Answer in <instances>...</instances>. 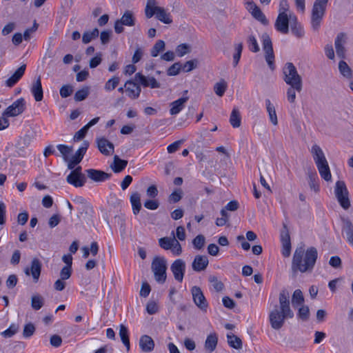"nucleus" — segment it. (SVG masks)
Masks as SVG:
<instances>
[{"label":"nucleus","instance_id":"nucleus-1","mask_svg":"<svg viewBox=\"0 0 353 353\" xmlns=\"http://www.w3.org/2000/svg\"><path fill=\"white\" fill-rule=\"evenodd\" d=\"M290 294L287 290H282L279 294V307H275L270 313V322L274 330H279L284 324L285 319H292L294 312L290 306Z\"/></svg>","mask_w":353,"mask_h":353},{"label":"nucleus","instance_id":"nucleus-2","mask_svg":"<svg viewBox=\"0 0 353 353\" xmlns=\"http://www.w3.org/2000/svg\"><path fill=\"white\" fill-rule=\"evenodd\" d=\"M317 256V250L314 247L308 248L306 251L302 247L296 248L292 259V270L301 272L311 271L315 265Z\"/></svg>","mask_w":353,"mask_h":353},{"label":"nucleus","instance_id":"nucleus-3","mask_svg":"<svg viewBox=\"0 0 353 353\" xmlns=\"http://www.w3.org/2000/svg\"><path fill=\"white\" fill-rule=\"evenodd\" d=\"M145 13L148 19L155 15L156 18L163 23L170 24L172 22L170 14L163 8L157 6L155 0H148Z\"/></svg>","mask_w":353,"mask_h":353},{"label":"nucleus","instance_id":"nucleus-4","mask_svg":"<svg viewBox=\"0 0 353 353\" xmlns=\"http://www.w3.org/2000/svg\"><path fill=\"white\" fill-rule=\"evenodd\" d=\"M283 80L290 86L296 88L298 92L302 90L303 81L301 77L299 74L296 68L292 63H287L283 69Z\"/></svg>","mask_w":353,"mask_h":353},{"label":"nucleus","instance_id":"nucleus-5","mask_svg":"<svg viewBox=\"0 0 353 353\" xmlns=\"http://www.w3.org/2000/svg\"><path fill=\"white\" fill-rule=\"evenodd\" d=\"M328 1L315 0L314 2L311 16V26L314 30H318L321 26Z\"/></svg>","mask_w":353,"mask_h":353},{"label":"nucleus","instance_id":"nucleus-6","mask_svg":"<svg viewBox=\"0 0 353 353\" xmlns=\"http://www.w3.org/2000/svg\"><path fill=\"white\" fill-rule=\"evenodd\" d=\"M151 269L154 274V279L159 283L165 282L167 275V261L163 256H155L151 264Z\"/></svg>","mask_w":353,"mask_h":353},{"label":"nucleus","instance_id":"nucleus-7","mask_svg":"<svg viewBox=\"0 0 353 353\" xmlns=\"http://www.w3.org/2000/svg\"><path fill=\"white\" fill-rule=\"evenodd\" d=\"M263 49L265 52V61L271 70L275 69L274 54L272 48V40L269 34L266 32L263 33L261 36Z\"/></svg>","mask_w":353,"mask_h":353},{"label":"nucleus","instance_id":"nucleus-8","mask_svg":"<svg viewBox=\"0 0 353 353\" xmlns=\"http://www.w3.org/2000/svg\"><path fill=\"white\" fill-rule=\"evenodd\" d=\"M334 192L341 207L345 210L348 209L350 206V202L348 198V191L344 181H336Z\"/></svg>","mask_w":353,"mask_h":353},{"label":"nucleus","instance_id":"nucleus-9","mask_svg":"<svg viewBox=\"0 0 353 353\" xmlns=\"http://www.w3.org/2000/svg\"><path fill=\"white\" fill-rule=\"evenodd\" d=\"M134 24L135 17L133 13L130 10H127L120 19L116 21L114 23V30L117 33L119 34L123 32V26H133Z\"/></svg>","mask_w":353,"mask_h":353},{"label":"nucleus","instance_id":"nucleus-10","mask_svg":"<svg viewBox=\"0 0 353 353\" xmlns=\"http://www.w3.org/2000/svg\"><path fill=\"white\" fill-rule=\"evenodd\" d=\"M291 14H294L290 12L289 14H278L274 23V28L279 32L283 34H286L289 32V27L291 23Z\"/></svg>","mask_w":353,"mask_h":353},{"label":"nucleus","instance_id":"nucleus-11","mask_svg":"<svg viewBox=\"0 0 353 353\" xmlns=\"http://www.w3.org/2000/svg\"><path fill=\"white\" fill-rule=\"evenodd\" d=\"M170 270L175 280L182 282L185 272V263L182 259L175 260L171 265Z\"/></svg>","mask_w":353,"mask_h":353},{"label":"nucleus","instance_id":"nucleus-12","mask_svg":"<svg viewBox=\"0 0 353 353\" xmlns=\"http://www.w3.org/2000/svg\"><path fill=\"white\" fill-rule=\"evenodd\" d=\"M24 100L23 99H19L15 101L11 105L8 106L5 112H3V116L6 117H15L21 113H22L24 110Z\"/></svg>","mask_w":353,"mask_h":353},{"label":"nucleus","instance_id":"nucleus-13","mask_svg":"<svg viewBox=\"0 0 353 353\" xmlns=\"http://www.w3.org/2000/svg\"><path fill=\"white\" fill-rule=\"evenodd\" d=\"M41 271V263L38 259H34L31 262L30 268H26L24 272L27 276L31 275L35 283L39 281Z\"/></svg>","mask_w":353,"mask_h":353},{"label":"nucleus","instance_id":"nucleus-14","mask_svg":"<svg viewBox=\"0 0 353 353\" xmlns=\"http://www.w3.org/2000/svg\"><path fill=\"white\" fill-rule=\"evenodd\" d=\"M192 294L194 303L202 310H206L208 303L199 287L194 286L192 288Z\"/></svg>","mask_w":353,"mask_h":353},{"label":"nucleus","instance_id":"nucleus-15","mask_svg":"<svg viewBox=\"0 0 353 353\" xmlns=\"http://www.w3.org/2000/svg\"><path fill=\"white\" fill-rule=\"evenodd\" d=\"M135 80L139 81L144 87L151 88H159L161 85L153 77H145L138 72L135 74Z\"/></svg>","mask_w":353,"mask_h":353},{"label":"nucleus","instance_id":"nucleus-16","mask_svg":"<svg viewBox=\"0 0 353 353\" xmlns=\"http://www.w3.org/2000/svg\"><path fill=\"white\" fill-rule=\"evenodd\" d=\"M346 35L344 33L339 34L334 41V46L336 49V54L339 57L344 59L345 57V44L346 43Z\"/></svg>","mask_w":353,"mask_h":353},{"label":"nucleus","instance_id":"nucleus-17","mask_svg":"<svg viewBox=\"0 0 353 353\" xmlns=\"http://www.w3.org/2000/svg\"><path fill=\"white\" fill-rule=\"evenodd\" d=\"M26 65L23 64L5 81V85L8 88L13 87L23 76Z\"/></svg>","mask_w":353,"mask_h":353},{"label":"nucleus","instance_id":"nucleus-18","mask_svg":"<svg viewBox=\"0 0 353 353\" xmlns=\"http://www.w3.org/2000/svg\"><path fill=\"white\" fill-rule=\"evenodd\" d=\"M99 151L104 155H110L114 152V145L104 137L97 139Z\"/></svg>","mask_w":353,"mask_h":353},{"label":"nucleus","instance_id":"nucleus-19","mask_svg":"<svg viewBox=\"0 0 353 353\" xmlns=\"http://www.w3.org/2000/svg\"><path fill=\"white\" fill-rule=\"evenodd\" d=\"M128 96L132 99H137L141 93V87L132 81H127L124 85Z\"/></svg>","mask_w":353,"mask_h":353},{"label":"nucleus","instance_id":"nucleus-20","mask_svg":"<svg viewBox=\"0 0 353 353\" xmlns=\"http://www.w3.org/2000/svg\"><path fill=\"white\" fill-rule=\"evenodd\" d=\"M88 177L96 182H102L108 179L110 176V174H108L103 171L88 169L85 170Z\"/></svg>","mask_w":353,"mask_h":353},{"label":"nucleus","instance_id":"nucleus-21","mask_svg":"<svg viewBox=\"0 0 353 353\" xmlns=\"http://www.w3.org/2000/svg\"><path fill=\"white\" fill-rule=\"evenodd\" d=\"M209 260L206 256L196 255L192 262V269L196 272H201L208 267Z\"/></svg>","mask_w":353,"mask_h":353},{"label":"nucleus","instance_id":"nucleus-22","mask_svg":"<svg viewBox=\"0 0 353 353\" xmlns=\"http://www.w3.org/2000/svg\"><path fill=\"white\" fill-rule=\"evenodd\" d=\"M281 241L282 244V254L285 257H288L291 253L290 237L288 231H283L281 232Z\"/></svg>","mask_w":353,"mask_h":353},{"label":"nucleus","instance_id":"nucleus-23","mask_svg":"<svg viewBox=\"0 0 353 353\" xmlns=\"http://www.w3.org/2000/svg\"><path fill=\"white\" fill-rule=\"evenodd\" d=\"M218 343V336L215 332L210 333L207 336L205 341L204 348L208 353L213 352Z\"/></svg>","mask_w":353,"mask_h":353},{"label":"nucleus","instance_id":"nucleus-24","mask_svg":"<svg viewBox=\"0 0 353 353\" xmlns=\"http://www.w3.org/2000/svg\"><path fill=\"white\" fill-rule=\"evenodd\" d=\"M30 91L36 101H41L43 99V92L40 77L32 83Z\"/></svg>","mask_w":353,"mask_h":353},{"label":"nucleus","instance_id":"nucleus-25","mask_svg":"<svg viewBox=\"0 0 353 353\" xmlns=\"http://www.w3.org/2000/svg\"><path fill=\"white\" fill-rule=\"evenodd\" d=\"M188 101V97H183L170 103V113L171 115L178 114L185 107V103Z\"/></svg>","mask_w":353,"mask_h":353},{"label":"nucleus","instance_id":"nucleus-26","mask_svg":"<svg viewBox=\"0 0 353 353\" xmlns=\"http://www.w3.org/2000/svg\"><path fill=\"white\" fill-rule=\"evenodd\" d=\"M139 347L142 351L149 352L154 350V342L148 335H143L139 340Z\"/></svg>","mask_w":353,"mask_h":353},{"label":"nucleus","instance_id":"nucleus-27","mask_svg":"<svg viewBox=\"0 0 353 353\" xmlns=\"http://www.w3.org/2000/svg\"><path fill=\"white\" fill-rule=\"evenodd\" d=\"M290 27L292 32L297 37H302L304 34V31L302 26L298 22L297 17L295 14H291V23Z\"/></svg>","mask_w":353,"mask_h":353},{"label":"nucleus","instance_id":"nucleus-28","mask_svg":"<svg viewBox=\"0 0 353 353\" xmlns=\"http://www.w3.org/2000/svg\"><path fill=\"white\" fill-rule=\"evenodd\" d=\"M85 180L84 175L71 176V173L66 178L67 182L76 188L82 187L85 184Z\"/></svg>","mask_w":353,"mask_h":353},{"label":"nucleus","instance_id":"nucleus-29","mask_svg":"<svg viewBox=\"0 0 353 353\" xmlns=\"http://www.w3.org/2000/svg\"><path fill=\"white\" fill-rule=\"evenodd\" d=\"M310 152L312 155V157L315 163L322 161L323 160L326 159L323 150L321 148L319 145L316 144L313 145L312 146Z\"/></svg>","mask_w":353,"mask_h":353},{"label":"nucleus","instance_id":"nucleus-30","mask_svg":"<svg viewBox=\"0 0 353 353\" xmlns=\"http://www.w3.org/2000/svg\"><path fill=\"white\" fill-rule=\"evenodd\" d=\"M130 203L132 207V211L134 214H137L141 209V196L138 192H134L130 196Z\"/></svg>","mask_w":353,"mask_h":353},{"label":"nucleus","instance_id":"nucleus-31","mask_svg":"<svg viewBox=\"0 0 353 353\" xmlns=\"http://www.w3.org/2000/svg\"><path fill=\"white\" fill-rule=\"evenodd\" d=\"M265 105L271 123L274 125H276L278 124V119L274 105L271 103L270 99H266Z\"/></svg>","mask_w":353,"mask_h":353},{"label":"nucleus","instance_id":"nucleus-32","mask_svg":"<svg viewBox=\"0 0 353 353\" xmlns=\"http://www.w3.org/2000/svg\"><path fill=\"white\" fill-rule=\"evenodd\" d=\"M119 336L122 343L126 347L128 351L130 347V343L129 340V333L128 328L124 325H119Z\"/></svg>","mask_w":353,"mask_h":353},{"label":"nucleus","instance_id":"nucleus-33","mask_svg":"<svg viewBox=\"0 0 353 353\" xmlns=\"http://www.w3.org/2000/svg\"><path fill=\"white\" fill-rule=\"evenodd\" d=\"M345 237L347 241L353 246V225L350 221H346L343 228Z\"/></svg>","mask_w":353,"mask_h":353},{"label":"nucleus","instance_id":"nucleus-34","mask_svg":"<svg viewBox=\"0 0 353 353\" xmlns=\"http://www.w3.org/2000/svg\"><path fill=\"white\" fill-rule=\"evenodd\" d=\"M339 70L340 73L347 79H352V71L347 63L344 61H341L339 63Z\"/></svg>","mask_w":353,"mask_h":353},{"label":"nucleus","instance_id":"nucleus-35","mask_svg":"<svg viewBox=\"0 0 353 353\" xmlns=\"http://www.w3.org/2000/svg\"><path fill=\"white\" fill-rule=\"evenodd\" d=\"M304 303V297L301 290H296L292 297V303L294 307L301 306Z\"/></svg>","mask_w":353,"mask_h":353},{"label":"nucleus","instance_id":"nucleus-36","mask_svg":"<svg viewBox=\"0 0 353 353\" xmlns=\"http://www.w3.org/2000/svg\"><path fill=\"white\" fill-rule=\"evenodd\" d=\"M228 84L224 79H221L219 82L216 83L214 85V91L219 97H222L226 89Z\"/></svg>","mask_w":353,"mask_h":353},{"label":"nucleus","instance_id":"nucleus-37","mask_svg":"<svg viewBox=\"0 0 353 353\" xmlns=\"http://www.w3.org/2000/svg\"><path fill=\"white\" fill-rule=\"evenodd\" d=\"M99 32L97 28H94L91 31H86L83 34L82 41L86 44L90 43L92 39L99 36Z\"/></svg>","mask_w":353,"mask_h":353},{"label":"nucleus","instance_id":"nucleus-38","mask_svg":"<svg viewBox=\"0 0 353 353\" xmlns=\"http://www.w3.org/2000/svg\"><path fill=\"white\" fill-rule=\"evenodd\" d=\"M120 81V79L118 77L114 76L110 79H108L105 85H104V90L106 92H110L114 90L117 86L119 85Z\"/></svg>","mask_w":353,"mask_h":353},{"label":"nucleus","instance_id":"nucleus-39","mask_svg":"<svg viewBox=\"0 0 353 353\" xmlns=\"http://www.w3.org/2000/svg\"><path fill=\"white\" fill-rule=\"evenodd\" d=\"M127 161L119 159L117 156L114 157V165L112 167L114 172L118 173L121 172L127 165Z\"/></svg>","mask_w":353,"mask_h":353},{"label":"nucleus","instance_id":"nucleus-40","mask_svg":"<svg viewBox=\"0 0 353 353\" xmlns=\"http://www.w3.org/2000/svg\"><path fill=\"white\" fill-rule=\"evenodd\" d=\"M165 43L163 40H158L154 45L150 51V54L152 57H157L159 54L164 50Z\"/></svg>","mask_w":353,"mask_h":353},{"label":"nucleus","instance_id":"nucleus-41","mask_svg":"<svg viewBox=\"0 0 353 353\" xmlns=\"http://www.w3.org/2000/svg\"><path fill=\"white\" fill-rule=\"evenodd\" d=\"M230 122L234 128H238L241 125V117L239 110L234 108L230 117Z\"/></svg>","mask_w":353,"mask_h":353},{"label":"nucleus","instance_id":"nucleus-42","mask_svg":"<svg viewBox=\"0 0 353 353\" xmlns=\"http://www.w3.org/2000/svg\"><path fill=\"white\" fill-rule=\"evenodd\" d=\"M176 240V238L174 236L173 237H163L161 238L159 240V243L161 248H162L164 250H170L172 246H173V243Z\"/></svg>","mask_w":353,"mask_h":353},{"label":"nucleus","instance_id":"nucleus-43","mask_svg":"<svg viewBox=\"0 0 353 353\" xmlns=\"http://www.w3.org/2000/svg\"><path fill=\"white\" fill-rule=\"evenodd\" d=\"M228 338V344L235 348V349H241L242 347V342L241 340L237 337L236 336H234L233 334H227Z\"/></svg>","mask_w":353,"mask_h":353},{"label":"nucleus","instance_id":"nucleus-44","mask_svg":"<svg viewBox=\"0 0 353 353\" xmlns=\"http://www.w3.org/2000/svg\"><path fill=\"white\" fill-rule=\"evenodd\" d=\"M44 303L43 298L40 295H34L31 299V306L35 310H38L41 309Z\"/></svg>","mask_w":353,"mask_h":353},{"label":"nucleus","instance_id":"nucleus-45","mask_svg":"<svg viewBox=\"0 0 353 353\" xmlns=\"http://www.w3.org/2000/svg\"><path fill=\"white\" fill-rule=\"evenodd\" d=\"M247 43L248 48L253 52H257L259 51L260 48L258 44L256 38L253 35H250L247 39Z\"/></svg>","mask_w":353,"mask_h":353},{"label":"nucleus","instance_id":"nucleus-46","mask_svg":"<svg viewBox=\"0 0 353 353\" xmlns=\"http://www.w3.org/2000/svg\"><path fill=\"white\" fill-rule=\"evenodd\" d=\"M208 281L216 292H221L223 289V283L214 275H210Z\"/></svg>","mask_w":353,"mask_h":353},{"label":"nucleus","instance_id":"nucleus-47","mask_svg":"<svg viewBox=\"0 0 353 353\" xmlns=\"http://www.w3.org/2000/svg\"><path fill=\"white\" fill-rule=\"evenodd\" d=\"M251 14L252 17L260 21L263 25H267L268 23V20L265 17V14L262 12L261 9L258 7L256 8Z\"/></svg>","mask_w":353,"mask_h":353},{"label":"nucleus","instance_id":"nucleus-48","mask_svg":"<svg viewBox=\"0 0 353 353\" xmlns=\"http://www.w3.org/2000/svg\"><path fill=\"white\" fill-rule=\"evenodd\" d=\"M89 94V88L84 87L82 89L76 92L74 94V100L76 101H81L86 99L88 95Z\"/></svg>","mask_w":353,"mask_h":353},{"label":"nucleus","instance_id":"nucleus-49","mask_svg":"<svg viewBox=\"0 0 353 353\" xmlns=\"http://www.w3.org/2000/svg\"><path fill=\"white\" fill-rule=\"evenodd\" d=\"M205 243V238L202 234L197 235L192 241L193 246L196 250H201L203 248Z\"/></svg>","mask_w":353,"mask_h":353},{"label":"nucleus","instance_id":"nucleus-50","mask_svg":"<svg viewBox=\"0 0 353 353\" xmlns=\"http://www.w3.org/2000/svg\"><path fill=\"white\" fill-rule=\"evenodd\" d=\"M58 150L61 154L63 158L65 161L68 160V155L70 154V152L72 151V147H68L63 144H59L57 146Z\"/></svg>","mask_w":353,"mask_h":353},{"label":"nucleus","instance_id":"nucleus-51","mask_svg":"<svg viewBox=\"0 0 353 353\" xmlns=\"http://www.w3.org/2000/svg\"><path fill=\"white\" fill-rule=\"evenodd\" d=\"M279 14H289L290 12H292L290 10V5L288 0H281L279 3Z\"/></svg>","mask_w":353,"mask_h":353},{"label":"nucleus","instance_id":"nucleus-52","mask_svg":"<svg viewBox=\"0 0 353 353\" xmlns=\"http://www.w3.org/2000/svg\"><path fill=\"white\" fill-rule=\"evenodd\" d=\"M190 47L186 43H182L176 47V52L180 57H183L186 54L190 52Z\"/></svg>","mask_w":353,"mask_h":353},{"label":"nucleus","instance_id":"nucleus-53","mask_svg":"<svg viewBox=\"0 0 353 353\" xmlns=\"http://www.w3.org/2000/svg\"><path fill=\"white\" fill-rule=\"evenodd\" d=\"M35 327L34 325L31 323L26 324L24 326L23 331V335L24 338H29L30 337L34 332Z\"/></svg>","mask_w":353,"mask_h":353},{"label":"nucleus","instance_id":"nucleus-54","mask_svg":"<svg viewBox=\"0 0 353 353\" xmlns=\"http://www.w3.org/2000/svg\"><path fill=\"white\" fill-rule=\"evenodd\" d=\"M78 153L77 151L76 152L75 154L72 157V159L70 161V162L68 164V168L69 170H72L74 168V167L79 163L83 157H81Z\"/></svg>","mask_w":353,"mask_h":353},{"label":"nucleus","instance_id":"nucleus-55","mask_svg":"<svg viewBox=\"0 0 353 353\" xmlns=\"http://www.w3.org/2000/svg\"><path fill=\"white\" fill-rule=\"evenodd\" d=\"M296 88L294 86H290L287 90V99L290 103H294L296 100Z\"/></svg>","mask_w":353,"mask_h":353},{"label":"nucleus","instance_id":"nucleus-56","mask_svg":"<svg viewBox=\"0 0 353 353\" xmlns=\"http://www.w3.org/2000/svg\"><path fill=\"white\" fill-rule=\"evenodd\" d=\"M319 170V172L321 175V176L325 181H329L331 180L332 179V174H331V172H330V167L329 165L325 167V168H321V169H319L318 170Z\"/></svg>","mask_w":353,"mask_h":353},{"label":"nucleus","instance_id":"nucleus-57","mask_svg":"<svg viewBox=\"0 0 353 353\" xmlns=\"http://www.w3.org/2000/svg\"><path fill=\"white\" fill-rule=\"evenodd\" d=\"M181 70V65L179 63H175L172 65L168 70V74L169 76L177 75Z\"/></svg>","mask_w":353,"mask_h":353},{"label":"nucleus","instance_id":"nucleus-58","mask_svg":"<svg viewBox=\"0 0 353 353\" xmlns=\"http://www.w3.org/2000/svg\"><path fill=\"white\" fill-rule=\"evenodd\" d=\"M310 310L309 307L306 305H302L298 312V316L302 320H307L309 318Z\"/></svg>","mask_w":353,"mask_h":353},{"label":"nucleus","instance_id":"nucleus-59","mask_svg":"<svg viewBox=\"0 0 353 353\" xmlns=\"http://www.w3.org/2000/svg\"><path fill=\"white\" fill-rule=\"evenodd\" d=\"M72 93V88L69 85H63L60 89V95L62 98H66Z\"/></svg>","mask_w":353,"mask_h":353},{"label":"nucleus","instance_id":"nucleus-60","mask_svg":"<svg viewBox=\"0 0 353 353\" xmlns=\"http://www.w3.org/2000/svg\"><path fill=\"white\" fill-rule=\"evenodd\" d=\"M159 307L155 301H149L146 305L147 312L150 314H154L157 312Z\"/></svg>","mask_w":353,"mask_h":353},{"label":"nucleus","instance_id":"nucleus-61","mask_svg":"<svg viewBox=\"0 0 353 353\" xmlns=\"http://www.w3.org/2000/svg\"><path fill=\"white\" fill-rule=\"evenodd\" d=\"M72 268L70 266H64L60 272V277L61 280H67L71 276Z\"/></svg>","mask_w":353,"mask_h":353},{"label":"nucleus","instance_id":"nucleus-62","mask_svg":"<svg viewBox=\"0 0 353 353\" xmlns=\"http://www.w3.org/2000/svg\"><path fill=\"white\" fill-rule=\"evenodd\" d=\"M17 327L14 325L12 324L9 328L1 332V335L5 338H10L17 332Z\"/></svg>","mask_w":353,"mask_h":353},{"label":"nucleus","instance_id":"nucleus-63","mask_svg":"<svg viewBox=\"0 0 353 353\" xmlns=\"http://www.w3.org/2000/svg\"><path fill=\"white\" fill-rule=\"evenodd\" d=\"M88 130L89 129L85 125H84L82 128L76 132L74 136V140L76 141L81 140L83 138H84Z\"/></svg>","mask_w":353,"mask_h":353},{"label":"nucleus","instance_id":"nucleus-64","mask_svg":"<svg viewBox=\"0 0 353 353\" xmlns=\"http://www.w3.org/2000/svg\"><path fill=\"white\" fill-rule=\"evenodd\" d=\"M159 206V203L157 200H147L144 203V207L148 210H154Z\"/></svg>","mask_w":353,"mask_h":353}]
</instances>
